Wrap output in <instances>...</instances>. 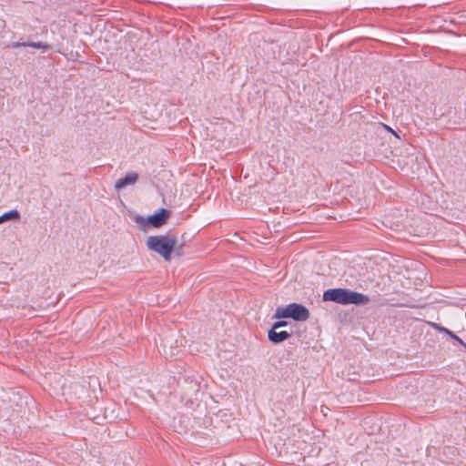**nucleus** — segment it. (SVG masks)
I'll return each instance as SVG.
<instances>
[{
	"instance_id": "1",
	"label": "nucleus",
	"mask_w": 466,
	"mask_h": 466,
	"mask_svg": "<svg viewBox=\"0 0 466 466\" xmlns=\"http://www.w3.org/2000/svg\"><path fill=\"white\" fill-rule=\"evenodd\" d=\"M324 301H334L339 304H367L370 301L368 296L359 293L356 291L345 289H330L323 294Z\"/></svg>"
},
{
	"instance_id": "2",
	"label": "nucleus",
	"mask_w": 466,
	"mask_h": 466,
	"mask_svg": "<svg viewBox=\"0 0 466 466\" xmlns=\"http://www.w3.org/2000/svg\"><path fill=\"white\" fill-rule=\"evenodd\" d=\"M176 244L177 238L172 235L151 236L146 242L147 248L158 254L165 261H170Z\"/></svg>"
},
{
	"instance_id": "3",
	"label": "nucleus",
	"mask_w": 466,
	"mask_h": 466,
	"mask_svg": "<svg viewBox=\"0 0 466 466\" xmlns=\"http://www.w3.org/2000/svg\"><path fill=\"white\" fill-rule=\"evenodd\" d=\"M275 319H293L296 321H305L309 318V309L301 304L291 303L278 307L274 313Z\"/></svg>"
},
{
	"instance_id": "4",
	"label": "nucleus",
	"mask_w": 466,
	"mask_h": 466,
	"mask_svg": "<svg viewBox=\"0 0 466 466\" xmlns=\"http://www.w3.org/2000/svg\"><path fill=\"white\" fill-rule=\"evenodd\" d=\"M170 217V211L166 208H160L147 218H137V222L144 228L153 227L160 228L165 225Z\"/></svg>"
},
{
	"instance_id": "5",
	"label": "nucleus",
	"mask_w": 466,
	"mask_h": 466,
	"mask_svg": "<svg viewBox=\"0 0 466 466\" xmlns=\"http://www.w3.org/2000/svg\"><path fill=\"white\" fill-rule=\"evenodd\" d=\"M268 339L273 343H280L290 337V334L287 331H279V329H271L268 330Z\"/></svg>"
},
{
	"instance_id": "6",
	"label": "nucleus",
	"mask_w": 466,
	"mask_h": 466,
	"mask_svg": "<svg viewBox=\"0 0 466 466\" xmlns=\"http://www.w3.org/2000/svg\"><path fill=\"white\" fill-rule=\"evenodd\" d=\"M137 178L138 175L137 173H129L125 177L118 179L115 184V187L121 189L128 185H133L137 181Z\"/></svg>"
},
{
	"instance_id": "7",
	"label": "nucleus",
	"mask_w": 466,
	"mask_h": 466,
	"mask_svg": "<svg viewBox=\"0 0 466 466\" xmlns=\"http://www.w3.org/2000/svg\"><path fill=\"white\" fill-rule=\"evenodd\" d=\"M426 323L433 328L434 329L440 331V332H442V333H445L447 334L448 336H450L452 339L458 341L461 345L464 346L465 347V343L462 341V339H461L457 335H455L452 331L449 330L448 329L435 323V322H431V321H426Z\"/></svg>"
},
{
	"instance_id": "8",
	"label": "nucleus",
	"mask_w": 466,
	"mask_h": 466,
	"mask_svg": "<svg viewBox=\"0 0 466 466\" xmlns=\"http://www.w3.org/2000/svg\"><path fill=\"white\" fill-rule=\"evenodd\" d=\"M20 218V214L17 210L13 209L8 212L4 213L0 216V224L9 221V220H17Z\"/></svg>"
},
{
	"instance_id": "9",
	"label": "nucleus",
	"mask_w": 466,
	"mask_h": 466,
	"mask_svg": "<svg viewBox=\"0 0 466 466\" xmlns=\"http://www.w3.org/2000/svg\"><path fill=\"white\" fill-rule=\"evenodd\" d=\"M32 46L34 48H39V49H47L48 48V46L47 45H45L43 43H29V44H20V43H15L13 45L14 47H17V46Z\"/></svg>"
},
{
	"instance_id": "10",
	"label": "nucleus",
	"mask_w": 466,
	"mask_h": 466,
	"mask_svg": "<svg viewBox=\"0 0 466 466\" xmlns=\"http://www.w3.org/2000/svg\"><path fill=\"white\" fill-rule=\"evenodd\" d=\"M171 348H172V345L169 341H167L163 345V353L165 354V356L167 358H172L175 355L174 352L172 351Z\"/></svg>"
},
{
	"instance_id": "11",
	"label": "nucleus",
	"mask_w": 466,
	"mask_h": 466,
	"mask_svg": "<svg viewBox=\"0 0 466 466\" xmlns=\"http://www.w3.org/2000/svg\"><path fill=\"white\" fill-rule=\"evenodd\" d=\"M285 326H287V322L284 320H281V321H278V322L274 323L272 326V329H279L280 328L285 327Z\"/></svg>"
},
{
	"instance_id": "12",
	"label": "nucleus",
	"mask_w": 466,
	"mask_h": 466,
	"mask_svg": "<svg viewBox=\"0 0 466 466\" xmlns=\"http://www.w3.org/2000/svg\"><path fill=\"white\" fill-rule=\"evenodd\" d=\"M384 128L387 129L388 131L391 132L394 136H396L397 137H399V136L397 135V133L392 130L390 127L386 126V125H383Z\"/></svg>"
},
{
	"instance_id": "13",
	"label": "nucleus",
	"mask_w": 466,
	"mask_h": 466,
	"mask_svg": "<svg viewBox=\"0 0 466 466\" xmlns=\"http://www.w3.org/2000/svg\"><path fill=\"white\" fill-rule=\"evenodd\" d=\"M465 349H466V345H465Z\"/></svg>"
}]
</instances>
